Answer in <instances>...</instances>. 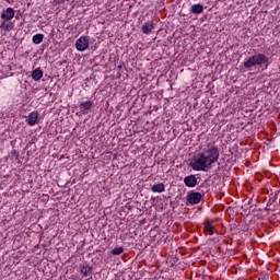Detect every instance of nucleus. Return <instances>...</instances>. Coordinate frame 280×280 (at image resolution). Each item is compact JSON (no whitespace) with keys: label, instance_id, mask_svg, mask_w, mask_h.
<instances>
[{"label":"nucleus","instance_id":"2eb2a0df","mask_svg":"<svg viewBox=\"0 0 280 280\" xmlns=\"http://www.w3.org/2000/svg\"><path fill=\"white\" fill-rule=\"evenodd\" d=\"M43 38H45V35L43 34H36L33 36V43L34 45H40L43 43Z\"/></svg>","mask_w":280,"mask_h":280},{"label":"nucleus","instance_id":"a211bd4d","mask_svg":"<svg viewBox=\"0 0 280 280\" xmlns=\"http://www.w3.org/2000/svg\"><path fill=\"white\" fill-rule=\"evenodd\" d=\"M11 156H12L13 159H19V151L13 150V151L11 152Z\"/></svg>","mask_w":280,"mask_h":280},{"label":"nucleus","instance_id":"0eeeda50","mask_svg":"<svg viewBox=\"0 0 280 280\" xmlns=\"http://www.w3.org/2000/svg\"><path fill=\"white\" fill-rule=\"evenodd\" d=\"M39 113L38 112H32L27 119H26V124L27 126H36L38 124V117H39Z\"/></svg>","mask_w":280,"mask_h":280},{"label":"nucleus","instance_id":"9b49d317","mask_svg":"<svg viewBox=\"0 0 280 280\" xmlns=\"http://www.w3.org/2000/svg\"><path fill=\"white\" fill-rule=\"evenodd\" d=\"M151 191H153V194H163V191H165V184L163 183L154 184L151 187Z\"/></svg>","mask_w":280,"mask_h":280},{"label":"nucleus","instance_id":"7ed1b4c3","mask_svg":"<svg viewBox=\"0 0 280 280\" xmlns=\"http://www.w3.org/2000/svg\"><path fill=\"white\" fill-rule=\"evenodd\" d=\"M90 38L89 36H81L79 39L75 42V48L78 51H86V48L90 45Z\"/></svg>","mask_w":280,"mask_h":280},{"label":"nucleus","instance_id":"6ab92c4d","mask_svg":"<svg viewBox=\"0 0 280 280\" xmlns=\"http://www.w3.org/2000/svg\"><path fill=\"white\" fill-rule=\"evenodd\" d=\"M117 69L118 71H121V69H124V66H118Z\"/></svg>","mask_w":280,"mask_h":280},{"label":"nucleus","instance_id":"f257e3e1","mask_svg":"<svg viewBox=\"0 0 280 280\" xmlns=\"http://www.w3.org/2000/svg\"><path fill=\"white\" fill-rule=\"evenodd\" d=\"M220 159V149L215 144H208L201 153L196 154L189 165L195 172H209L212 163H217Z\"/></svg>","mask_w":280,"mask_h":280},{"label":"nucleus","instance_id":"f03ea898","mask_svg":"<svg viewBox=\"0 0 280 280\" xmlns=\"http://www.w3.org/2000/svg\"><path fill=\"white\" fill-rule=\"evenodd\" d=\"M269 62L270 59L268 58V56L258 52L250 56L243 62V69H245V71H253V67H265L262 71H266V69H268Z\"/></svg>","mask_w":280,"mask_h":280},{"label":"nucleus","instance_id":"20e7f679","mask_svg":"<svg viewBox=\"0 0 280 280\" xmlns=\"http://www.w3.org/2000/svg\"><path fill=\"white\" fill-rule=\"evenodd\" d=\"M202 196L200 192H196V191H190L187 195V202H189V205H199L200 200H202Z\"/></svg>","mask_w":280,"mask_h":280},{"label":"nucleus","instance_id":"423d86ee","mask_svg":"<svg viewBox=\"0 0 280 280\" xmlns=\"http://www.w3.org/2000/svg\"><path fill=\"white\" fill-rule=\"evenodd\" d=\"M184 185L186 187L194 188L198 185V178L196 177V175H188L184 178Z\"/></svg>","mask_w":280,"mask_h":280},{"label":"nucleus","instance_id":"9d476101","mask_svg":"<svg viewBox=\"0 0 280 280\" xmlns=\"http://www.w3.org/2000/svg\"><path fill=\"white\" fill-rule=\"evenodd\" d=\"M191 14H202L205 12V7L200 3L192 4L190 8Z\"/></svg>","mask_w":280,"mask_h":280},{"label":"nucleus","instance_id":"dca6fc26","mask_svg":"<svg viewBox=\"0 0 280 280\" xmlns=\"http://www.w3.org/2000/svg\"><path fill=\"white\" fill-rule=\"evenodd\" d=\"M205 229H206L207 233H209V235H213V233L215 231V229L213 228V225H211V223H207L205 225Z\"/></svg>","mask_w":280,"mask_h":280},{"label":"nucleus","instance_id":"39448f33","mask_svg":"<svg viewBox=\"0 0 280 280\" xmlns=\"http://www.w3.org/2000/svg\"><path fill=\"white\" fill-rule=\"evenodd\" d=\"M93 104L94 103L92 101H86V102L80 103L79 104L80 113L82 115H89V110H91V108H93Z\"/></svg>","mask_w":280,"mask_h":280},{"label":"nucleus","instance_id":"ddd939ff","mask_svg":"<svg viewBox=\"0 0 280 280\" xmlns=\"http://www.w3.org/2000/svg\"><path fill=\"white\" fill-rule=\"evenodd\" d=\"M0 30H4V32H10V30H14V23L4 20L0 25Z\"/></svg>","mask_w":280,"mask_h":280},{"label":"nucleus","instance_id":"6e6552de","mask_svg":"<svg viewBox=\"0 0 280 280\" xmlns=\"http://www.w3.org/2000/svg\"><path fill=\"white\" fill-rule=\"evenodd\" d=\"M1 19L4 21H12V19H14V9L10 7L7 8V10L2 12Z\"/></svg>","mask_w":280,"mask_h":280},{"label":"nucleus","instance_id":"f8f14e48","mask_svg":"<svg viewBox=\"0 0 280 280\" xmlns=\"http://www.w3.org/2000/svg\"><path fill=\"white\" fill-rule=\"evenodd\" d=\"M80 272L83 277H89V275H91V272H93V267H91L89 265H83L80 267Z\"/></svg>","mask_w":280,"mask_h":280},{"label":"nucleus","instance_id":"4468645a","mask_svg":"<svg viewBox=\"0 0 280 280\" xmlns=\"http://www.w3.org/2000/svg\"><path fill=\"white\" fill-rule=\"evenodd\" d=\"M43 78V70L40 69H36L32 72V79L35 81V82H38V80H40Z\"/></svg>","mask_w":280,"mask_h":280},{"label":"nucleus","instance_id":"1a4fd4ad","mask_svg":"<svg viewBox=\"0 0 280 280\" xmlns=\"http://www.w3.org/2000/svg\"><path fill=\"white\" fill-rule=\"evenodd\" d=\"M152 30H154V22L153 21H148L142 25V33L143 34H152Z\"/></svg>","mask_w":280,"mask_h":280},{"label":"nucleus","instance_id":"f3484780","mask_svg":"<svg viewBox=\"0 0 280 280\" xmlns=\"http://www.w3.org/2000/svg\"><path fill=\"white\" fill-rule=\"evenodd\" d=\"M124 253V247L119 246V247H115L113 250H112V255L114 256H117V255H121Z\"/></svg>","mask_w":280,"mask_h":280}]
</instances>
